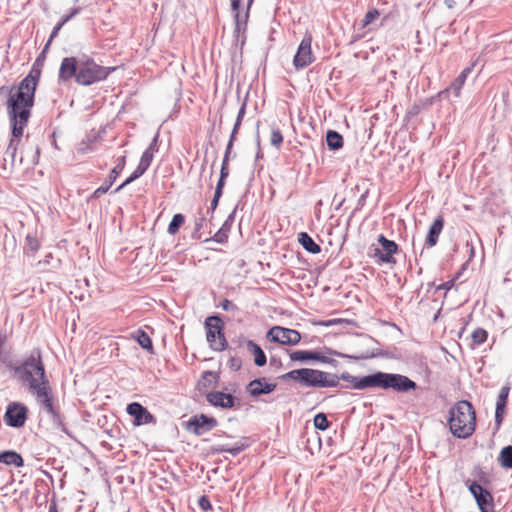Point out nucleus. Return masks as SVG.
<instances>
[{
    "instance_id": "1",
    "label": "nucleus",
    "mask_w": 512,
    "mask_h": 512,
    "mask_svg": "<svg viewBox=\"0 0 512 512\" xmlns=\"http://www.w3.org/2000/svg\"><path fill=\"white\" fill-rule=\"evenodd\" d=\"M40 74V69L34 65L30 73L20 82L18 88L9 93L7 112L15 137L23 134L24 127L30 118Z\"/></svg>"
},
{
    "instance_id": "2",
    "label": "nucleus",
    "mask_w": 512,
    "mask_h": 512,
    "mask_svg": "<svg viewBox=\"0 0 512 512\" xmlns=\"http://www.w3.org/2000/svg\"><path fill=\"white\" fill-rule=\"evenodd\" d=\"M15 371L28 383L29 391L36 397L42 407V412L55 416L57 412L52 403V391L45 375L40 350L32 351L31 355Z\"/></svg>"
},
{
    "instance_id": "3",
    "label": "nucleus",
    "mask_w": 512,
    "mask_h": 512,
    "mask_svg": "<svg viewBox=\"0 0 512 512\" xmlns=\"http://www.w3.org/2000/svg\"><path fill=\"white\" fill-rule=\"evenodd\" d=\"M112 70L114 68L101 66L88 57H65L60 65L59 80L68 81L75 78L78 84L89 86L106 79Z\"/></svg>"
},
{
    "instance_id": "4",
    "label": "nucleus",
    "mask_w": 512,
    "mask_h": 512,
    "mask_svg": "<svg viewBox=\"0 0 512 512\" xmlns=\"http://www.w3.org/2000/svg\"><path fill=\"white\" fill-rule=\"evenodd\" d=\"M206 339L211 349L215 351H223L227 348L228 343L224 336V325L221 318L217 315L209 316L205 320Z\"/></svg>"
},
{
    "instance_id": "5",
    "label": "nucleus",
    "mask_w": 512,
    "mask_h": 512,
    "mask_svg": "<svg viewBox=\"0 0 512 512\" xmlns=\"http://www.w3.org/2000/svg\"><path fill=\"white\" fill-rule=\"evenodd\" d=\"M300 384L308 387H334L339 383V377L323 371L302 368Z\"/></svg>"
},
{
    "instance_id": "6",
    "label": "nucleus",
    "mask_w": 512,
    "mask_h": 512,
    "mask_svg": "<svg viewBox=\"0 0 512 512\" xmlns=\"http://www.w3.org/2000/svg\"><path fill=\"white\" fill-rule=\"evenodd\" d=\"M266 338L283 345H296L301 340V334L294 329L274 326L267 332Z\"/></svg>"
},
{
    "instance_id": "7",
    "label": "nucleus",
    "mask_w": 512,
    "mask_h": 512,
    "mask_svg": "<svg viewBox=\"0 0 512 512\" xmlns=\"http://www.w3.org/2000/svg\"><path fill=\"white\" fill-rule=\"evenodd\" d=\"M477 418H447L451 433L461 439L472 435L476 427Z\"/></svg>"
},
{
    "instance_id": "8",
    "label": "nucleus",
    "mask_w": 512,
    "mask_h": 512,
    "mask_svg": "<svg viewBox=\"0 0 512 512\" xmlns=\"http://www.w3.org/2000/svg\"><path fill=\"white\" fill-rule=\"evenodd\" d=\"M468 488L481 512H494L493 497L487 489L483 488L476 481H473Z\"/></svg>"
},
{
    "instance_id": "9",
    "label": "nucleus",
    "mask_w": 512,
    "mask_h": 512,
    "mask_svg": "<svg viewBox=\"0 0 512 512\" xmlns=\"http://www.w3.org/2000/svg\"><path fill=\"white\" fill-rule=\"evenodd\" d=\"M378 242L381 245L380 248L373 249V257L378 258L379 262L395 264L396 260L393 257L398 251V245L387 239L384 235H379Z\"/></svg>"
},
{
    "instance_id": "10",
    "label": "nucleus",
    "mask_w": 512,
    "mask_h": 512,
    "mask_svg": "<svg viewBox=\"0 0 512 512\" xmlns=\"http://www.w3.org/2000/svg\"><path fill=\"white\" fill-rule=\"evenodd\" d=\"M311 43L312 36L310 34L305 35L293 59V64L297 69H303L314 61Z\"/></svg>"
},
{
    "instance_id": "11",
    "label": "nucleus",
    "mask_w": 512,
    "mask_h": 512,
    "mask_svg": "<svg viewBox=\"0 0 512 512\" xmlns=\"http://www.w3.org/2000/svg\"><path fill=\"white\" fill-rule=\"evenodd\" d=\"M216 418H190L182 422V427L189 433L201 436L217 426Z\"/></svg>"
},
{
    "instance_id": "12",
    "label": "nucleus",
    "mask_w": 512,
    "mask_h": 512,
    "mask_svg": "<svg viewBox=\"0 0 512 512\" xmlns=\"http://www.w3.org/2000/svg\"><path fill=\"white\" fill-rule=\"evenodd\" d=\"M416 383L408 377L400 374H389L388 389H393L397 392H407L410 389H415Z\"/></svg>"
},
{
    "instance_id": "13",
    "label": "nucleus",
    "mask_w": 512,
    "mask_h": 512,
    "mask_svg": "<svg viewBox=\"0 0 512 512\" xmlns=\"http://www.w3.org/2000/svg\"><path fill=\"white\" fill-rule=\"evenodd\" d=\"M125 163H126V157L125 156H122L118 159V163L117 165L112 169L110 175H109V179L108 181L103 184L102 186H100L99 188H97L92 197L93 198H99L101 195L105 194L106 192H108V190L110 189V187L113 185V183L115 182L118 174L124 169V166H125Z\"/></svg>"
},
{
    "instance_id": "14",
    "label": "nucleus",
    "mask_w": 512,
    "mask_h": 512,
    "mask_svg": "<svg viewBox=\"0 0 512 512\" xmlns=\"http://www.w3.org/2000/svg\"><path fill=\"white\" fill-rule=\"evenodd\" d=\"M207 401L216 407L231 408L234 406L235 398L230 393L213 391L207 394Z\"/></svg>"
},
{
    "instance_id": "15",
    "label": "nucleus",
    "mask_w": 512,
    "mask_h": 512,
    "mask_svg": "<svg viewBox=\"0 0 512 512\" xmlns=\"http://www.w3.org/2000/svg\"><path fill=\"white\" fill-rule=\"evenodd\" d=\"M275 388L276 385L267 383L265 378L252 380L247 386L248 392L255 397L271 393Z\"/></svg>"
},
{
    "instance_id": "16",
    "label": "nucleus",
    "mask_w": 512,
    "mask_h": 512,
    "mask_svg": "<svg viewBox=\"0 0 512 512\" xmlns=\"http://www.w3.org/2000/svg\"><path fill=\"white\" fill-rule=\"evenodd\" d=\"M444 226V219L442 216H438L429 228L428 235L426 237V243L429 247L435 246L438 241V237L442 232Z\"/></svg>"
},
{
    "instance_id": "17",
    "label": "nucleus",
    "mask_w": 512,
    "mask_h": 512,
    "mask_svg": "<svg viewBox=\"0 0 512 512\" xmlns=\"http://www.w3.org/2000/svg\"><path fill=\"white\" fill-rule=\"evenodd\" d=\"M242 440L243 441H241V442H236L232 447H228V446H225V445L213 446L212 447V452L213 453H217V454L227 452V453L231 454L232 456H237L242 451H244L247 447H249V443L247 442V438H243Z\"/></svg>"
},
{
    "instance_id": "18",
    "label": "nucleus",
    "mask_w": 512,
    "mask_h": 512,
    "mask_svg": "<svg viewBox=\"0 0 512 512\" xmlns=\"http://www.w3.org/2000/svg\"><path fill=\"white\" fill-rule=\"evenodd\" d=\"M449 416H476V414L469 401L461 400L450 408Z\"/></svg>"
},
{
    "instance_id": "19",
    "label": "nucleus",
    "mask_w": 512,
    "mask_h": 512,
    "mask_svg": "<svg viewBox=\"0 0 512 512\" xmlns=\"http://www.w3.org/2000/svg\"><path fill=\"white\" fill-rule=\"evenodd\" d=\"M381 12L376 9H370L364 16L361 27L359 28V32L357 34V38H363L366 35L365 29L368 28L369 31L372 30V28H369V26L379 18Z\"/></svg>"
},
{
    "instance_id": "20",
    "label": "nucleus",
    "mask_w": 512,
    "mask_h": 512,
    "mask_svg": "<svg viewBox=\"0 0 512 512\" xmlns=\"http://www.w3.org/2000/svg\"><path fill=\"white\" fill-rule=\"evenodd\" d=\"M0 463L6 465H14L15 467H22L24 460L22 456L14 450H6L0 452Z\"/></svg>"
},
{
    "instance_id": "21",
    "label": "nucleus",
    "mask_w": 512,
    "mask_h": 512,
    "mask_svg": "<svg viewBox=\"0 0 512 512\" xmlns=\"http://www.w3.org/2000/svg\"><path fill=\"white\" fill-rule=\"evenodd\" d=\"M247 349L251 354L254 355V363L258 367H262L266 364L267 358L262 348L253 342L252 340L247 341Z\"/></svg>"
},
{
    "instance_id": "22",
    "label": "nucleus",
    "mask_w": 512,
    "mask_h": 512,
    "mask_svg": "<svg viewBox=\"0 0 512 512\" xmlns=\"http://www.w3.org/2000/svg\"><path fill=\"white\" fill-rule=\"evenodd\" d=\"M510 392V385L507 384L503 386L499 392L498 399L496 402L495 415L494 416H503L505 413V407L507 404V399Z\"/></svg>"
},
{
    "instance_id": "23",
    "label": "nucleus",
    "mask_w": 512,
    "mask_h": 512,
    "mask_svg": "<svg viewBox=\"0 0 512 512\" xmlns=\"http://www.w3.org/2000/svg\"><path fill=\"white\" fill-rule=\"evenodd\" d=\"M298 241L309 253L318 254L321 251L320 246L306 232H301L298 235Z\"/></svg>"
},
{
    "instance_id": "24",
    "label": "nucleus",
    "mask_w": 512,
    "mask_h": 512,
    "mask_svg": "<svg viewBox=\"0 0 512 512\" xmlns=\"http://www.w3.org/2000/svg\"><path fill=\"white\" fill-rule=\"evenodd\" d=\"M79 12V8H75L73 9V11L65 16L62 21H60L55 27L54 29L52 30V33L47 41V43L45 44L44 46V49L42 51V55L47 51V49L49 48V45L51 44L52 40L58 35L60 29L62 28V26L67 23L71 18H73L76 14H78Z\"/></svg>"
},
{
    "instance_id": "25",
    "label": "nucleus",
    "mask_w": 512,
    "mask_h": 512,
    "mask_svg": "<svg viewBox=\"0 0 512 512\" xmlns=\"http://www.w3.org/2000/svg\"><path fill=\"white\" fill-rule=\"evenodd\" d=\"M327 146L331 150H339L343 147V137L334 130H329L326 134Z\"/></svg>"
},
{
    "instance_id": "26",
    "label": "nucleus",
    "mask_w": 512,
    "mask_h": 512,
    "mask_svg": "<svg viewBox=\"0 0 512 512\" xmlns=\"http://www.w3.org/2000/svg\"><path fill=\"white\" fill-rule=\"evenodd\" d=\"M290 359L292 361L304 362L307 360L319 359V353L316 351L297 350L290 353Z\"/></svg>"
},
{
    "instance_id": "27",
    "label": "nucleus",
    "mask_w": 512,
    "mask_h": 512,
    "mask_svg": "<svg viewBox=\"0 0 512 512\" xmlns=\"http://www.w3.org/2000/svg\"><path fill=\"white\" fill-rule=\"evenodd\" d=\"M500 465L503 468L512 469V446L508 445L502 448L498 458Z\"/></svg>"
},
{
    "instance_id": "28",
    "label": "nucleus",
    "mask_w": 512,
    "mask_h": 512,
    "mask_svg": "<svg viewBox=\"0 0 512 512\" xmlns=\"http://www.w3.org/2000/svg\"><path fill=\"white\" fill-rule=\"evenodd\" d=\"M134 338L143 349L152 351L153 345L151 338L145 331L137 330L134 334Z\"/></svg>"
},
{
    "instance_id": "29",
    "label": "nucleus",
    "mask_w": 512,
    "mask_h": 512,
    "mask_svg": "<svg viewBox=\"0 0 512 512\" xmlns=\"http://www.w3.org/2000/svg\"><path fill=\"white\" fill-rule=\"evenodd\" d=\"M4 416H27V408L18 402L10 403Z\"/></svg>"
},
{
    "instance_id": "30",
    "label": "nucleus",
    "mask_w": 512,
    "mask_h": 512,
    "mask_svg": "<svg viewBox=\"0 0 512 512\" xmlns=\"http://www.w3.org/2000/svg\"><path fill=\"white\" fill-rule=\"evenodd\" d=\"M466 79L464 78V75H459L452 83L451 85L449 86V88H447L445 91L442 92V94L444 93H452L455 97H459L460 96V92H461V89L465 83Z\"/></svg>"
},
{
    "instance_id": "31",
    "label": "nucleus",
    "mask_w": 512,
    "mask_h": 512,
    "mask_svg": "<svg viewBox=\"0 0 512 512\" xmlns=\"http://www.w3.org/2000/svg\"><path fill=\"white\" fill-rule=\"evenodd\" d=\"M148 168L145 167L142 164H138L137 168L134 170V172L120 185L116 188L115 192H119L121 189H123L126 185L130 184L140 176H142Z\"/></svg>"
},
{
    "instance_id": "32",
    "label": "nucleus",
    "mask_w": 512,
    "mask_h": 512,
    "mask_svg": "<svg viewBox=\"0 0 512 512\" xmlns=\"http://www.w3.org/2000/svg\"><path fill=\"white\" fill-rule=\"evenodd\" d=\"M127 413L130 416H152L146 408H144L140 403L133 402L130 403L126 408Z\"/></svg>"
},
{
    "instance_id": "33",
    "label": "nucleus",
    "mask_w": 512,
    "mask_h": 512,
    "mask_svg": "<svg viewBox=\"0 0 512 512\" xmlns=\"http://www.w3.org/2000/svg\"><path fill=\"white\" fill-rule=\"evenodd\" d=\"M184 222L185 217L183 214H175L168 226V233L171 235H175L179 231L180 227L184 224Z\"/></svg>"
},
{
    "instance_id": "34",
    "label": "nucleus",
    "mask_w": 512,
    "mask_h": 512,
    "mask_svg": "<svg viewBox=\"0 0 512 512\" xmlns=\"http://www.w3.org/2000/svg\"><path fill=\"white\" fill-rule=\"evenodd\" d=\"M389 373L377 372L372 374L373 387L388 389Z\"/></svg>"
},
{
    "instance_id": "35",
    "label": "nucleus",
    "mask_w": 512,
    "mask_h": 512,
    "mask_svg": "<svg viewBox=\"0 0 512 512\" xmlns=\"http://www.w3.org/2000/svg\"><path fill=\"white\" fill-rule=\"evenodd\" d=\"M21 136L22 135H20L18 137H15L12 134V138L10 139L9 145H8V147L6 149V155L10 156L12 164H14L15 160H16L17 147H18V143H19V138Z\"/></svg>"
},
{
    "instance_id": "36",
    "label": "nucleus",
    "mask_w": 512,
    "mask_h": 512,
    "mask_svg": "<svg viewBox=\"0 0 512 512\" xmlns=\"http://www.w3.org/2000/svg\"><path fill=\"white\" fill-rule=\"evenodd\" d=\"M218 374L212 371H206L202 375L201 384L204 387L211 386L213 384H216L218 381Z\"/></svg>"
},
{
    "instance_id": "37",
    "label": "nucleus",
    "mask_w": 512,
    "mask_h": 512,
    "mask_svg": "<svg viewBox=\"0 0 512 512\" xmlns=\"http://www.w3.org/2000/svg\"><path fill=\"white\" fill-rule=\"evenodd\" d=\"M472 340L475 344H483L486 340H487V337H488V334H487V331L482 329V328H477L476 330L473 331L472 333Z\"/></svg>"
},
{
    "instance_id": "38",
    "label": "nucleus",
    "mask_w": 512,
    "mask_h": 512,
    "mask_svg": "<svg viewBox=\"0 0 512 512\" xmlns=\"http://www.w3.org/2000/svg\"><path fill=\"white\" fill-rule=\"evenodd\" d=\"M369 387H373L372 374L361 377L359 381L354 385V389H366Z\"/></svg>"
},
{
    "instance_id": "39",
    "label": "nucleus",
    "mask_w": 512,
    "mask_h": 512,
    "mask_svg": "<svg viewBox=\"0 0 512 512\" xmlns=\"http://www.w3.org/2000/svg\"><path fill=\"white\" fill-rule=\"evenodd\" d=\"M245 113H246V102H243L238 111V114H237V118H236L233 130H232L233 134L238 133L239 127H240L241 122L245 116Z\"/></svg>"
},
{
    "instance_id": "40",
    "label": "nucleus",
    "mask_w": 512,
    "mask_h": 512,
    "mask_svg": "<svg viewBox=\"0 0 512 512\" xmlns=\"http://www.w3.org/2000/svg\"><path fill=\"white\" fill-rule=\"evenodd\" d=\"M26 246L30 251L36 252L40 248V242L36 236L28 234L26 236Z\"/></svg>"
},
{
    "instance_id": "41",
    "label": "nucleus",
    "mask_w": 512,
    "mask_h": 512,
    "mask_svg": "<svg viewBox=\"0 0 512 512\" xmlns=\"http://www.w3.org/2000/svg\"><path fill=\"white\" fill-rule=\"evenodd\" d=\"M204 222H205V218L202 216L195 219L194 230L191 235L193 239L198 240L201 238V235L199 232L202 229Z\"/></svg>"
},
{
    "instance_id": "42",
    "label": "nucleus",
    "mask_w": 512,
    "mask_h": 512,
    "mask_svg": "<svg viewBox=\"0 0 512 512\" xmlns=\"http://www.w3.org/2000/svg\"><path fill=\"white\" fill-rule=\"evenodd\" d=\"M270 142L273 146L279 147L283 142V135L279 129H273L271 132Z\"/></svg>"
},
{
    "instance_id": "43",
    "label": "nucleus",
    "mask_w": 512,
    "mask_h": 512,
    "mask_svg": "<svg viewBox=\"0 0 512 512\" xmlns=\"http://www.w3.org/2000/svg\"><path fill=\"white\" fill-rule=\"evenodd\" d=\"M130 425L132 428H136L138 426L148 424V423H154L155 424V418H129Z\"/></svg>"
},
{
    "instance_id": "44",
    "label": "nucleus",
    "mask_w": 512,
    "mask_h": 512,
    "mask_svg": "<svg viewBox=\"0 0 512 512\" xmlns=\"http://www.w3.org/2000/svg\"><path fill=\"white\" fill-rule=\"evenodd\" d=\"M27 418H3L5 423L13 428H20L25 424Z\"/></svg>"
},
{
    "instance_id": "45",
    "label": "nucleus",
    "mask_w": 512,
    "mask_h": 512,
    "mask_svg": "<svg viewBox=\"0 0 512 512\" xmlns=\"http://www.w3.org/2000/svg\"><path fill=\"white\" fill-rule=\"evenodd\" d=\"M107 422V418L106 417H103V418H97V424L100 428L103 429V431L105 433H107L109 436L111 437H115L116 435V432H117V429H114V428H105V424Z\"/></svg>"
},
{
    "instance_id": "46",
    "label": "nucleus",
    "mask_w": 512,
    "mask_h": 512,
    "mask_svg": "<svg viewBox=\"0 0 512 512\" xmlns=\"http://www.w3.org/2000/svg\"><path fill=\"white\" fill-rule=\"evenodd\" d=\"M313 421L316 429L322 431L326 430L331 424L328 418H313Z\"/></svg>"
},
{
    "instance_id": "47",
    "label": "nucleus",
    "mask_w": 512,
    "mask_h": 512,
    "mask_svg": "<svg viewBox=\"0 0 512 512\" xmlns=\"http://www.w3.org/2000/svg\"><path fill=\"white\" fill-rule=\"evenodd\" d=\"M153 152L150 150H145L142 154V157L140 159V164L144 165L145 167L149 168L152 160H153Z\"/></svg>"
},
{
    "instance_id": "48",
    "label": "nucleus",
    "mask_w": 512,
    "mask_h": 512,
    "mask_svg": "<svg viewBox=\"0 0 512 512\" xmlns=\"http://www.w3.org/2000/svg\"><path fill=\"white\" fill-rule=\"evenodd\" d=\"M301 374V369H297V370H292L284 375H282V379L286 380V379H292V380H295L297 382H300V375Z\"/></svg>"
},
{
    "instance_id": "49",
    "label": "nucleus",
    "mask_w": 512,
    "mask_h": 512,
    "mask_svg": "<svg viewBox=\"0 0 512 512\" xmlns=\"http://www.w3.org/2000/svg\"><path fill=\"white\" fill-rule=\"evenodd\" d=\"M198 505L200 506L201 509H203L205 511L212 509L211 502H210L209 498L205 495H203L199 498Z\"/></svg>"
},
{
    "instance_id": "50",
    "label": "nucleus",
    "mask_w": 512,
    "mask_h": 512,
    "mask_svg": "<svg viewBox=\"0 0 512 512\" xmlns=\"http://www.w3.org/2000/svg\"><path fill=\"white\" fill-rule=\"evenodd\" d=\"M233 219H234V212L228 216V218L226 219V221L223 223L222 227L220 228L224 233L227 234L229 232V230L231 229Z\"/></svg>"
},
{
    "instance_id": "51",
    "label": "nucleus",
    "mask_w": 512,
    "mask_h": 512,
    "mask_svg": "<svg viewBox=\"0 0 512 512\" xmlns=\"http://www.w3.org/2000/svg\"><path fill=\"white\" fill-rule=\"evenodd\" d=\"M340 378L342 380L350 382L353 388H354V385L357 383V381L360 380V378H358L356 376H352L349 373H343Z\"/></svg>"
},
{
    "instance_id": "52",
    "label": "nucleus",
    "mask_w": 512,
    "mask_h": 512,
    "mask_svg": "<svg viewBox=\"0 0 512 512\" xmlns=\"http://www.w3.org/2000/svg\"><path fill=\"white\" fill-rule=\"evenodd\" d=\"M228 234L224 233L221 229L214 235L213 240L218 243H223L227 240Z\"/></svg>"
},
{
    "instance_id": "53",
    "label": "nucleus",
    "mask_w": 512,
    "mask_h": 512,
    "mask_svg": "<svg viewBox=\"0 0 512 512\" xmlns=\"http://www.w3.org/2000/svg\"><path fill=\"white\" fill-rule=\"evenodd\" d=\"M30 152H34L31 156V159L27 161L28 164H36L38 162V156H39V148L38 147H31Z\"/></svg>"
},
{
    "instance_id": "54",
    "label": "nucleus",
    "mask_w": 512,
    "mask_h": 512,
    "mask_svg": "<svg viewBox=\"0 0 512 512\" xmlns=\"http://www.w3.org/2000/svg\"><path fill=\"white\" fill-rule=\"evenodd\" d=\"M229 176V165H226V163H222L221 169H220V177L219 179H225Z\"/></svg>"
},
{
    "instance_id": "55",
    "label": "nucleus",
    "mask_w": 512,
    "mask_h": 512,
    "mask_svg": "<svg viewBox=\"0 0 512 512\" xmlns=\"http://www.w3.org/2000/svg\"><path fill=\"white\" fill-rule=\"evenodd\" d=\"M239 7H240V0H231V8L236 13V21H239Z\"/></svg>"
},
{
    "instance_id": "56",
    "label": "nucleus",
    "mask_w": 512,
    "mask_h": 512,
    "mask_svg": "<svg viewBox=\"0 0 512 512\" xmlns=\"http://www.w3.org/2000/svg\"><path fill=\"white\" fill-rule=\"evenodd\" d=\"M221 306H222V309L225 311H230V310L236 309V306L231 301H229L227 299L223 300Z\"/></svg>"
},
{
    "instance_id": "57",
    "label": "nucleus",
    "mask_w": 512,
    "mask_h": 512,
    "mask_svg": "<svg viewBox=\"0 0 512 512\" xmlns=\"http://www.w3.org/2000/svg\"><path fill=\"white\" fill-rule=\"evenodd\" d=\"M224 185H225V179H219L217 184H216V188H215V192L214 193L217 194V195H222Z\"/></svg>"
},
{
    "instance_id": "58",
    "label": "nucleus",
    "mask_w": 512,
    "mask_h": 512,
    "mask_svg": "<svg viewBox=\"0 0 512 512\" xmlns=\"http://www.w3.org/2000/svg\"><path fill=\"white\" fill-rule=\"evenodd\" d=\"M158 138H159V135L158 133L153 137L150 145L148 146V148L146 150H150L151 152L154 153V151L157 150V144H158Z\"/></svg>"
},
{
    "instance_id": "59",
    "label": "nucleus",
    "mask_w": 512,
    "mask_h": 512,
    "mask_svg": "<svg viewBox=\"0 0 512 512\" xmlns=\"http://www.w3.org/2000/svg\"><path fill=\"white\" fill-rule=\"evenodd\" d=\"M316 360L320 361L322 363H327V364H331V365H335V363H336V360H334L333 358L323 356L320 353H319V359H316Z\"/></svg>"
},
{
    "instance_id": "60",
    "label": "nucleus",
    "mask_w": 512,
    "mask_h": 512,
    "mask_svg": "<svg viewBox=\"0 0 512 512\" xmlns=\"http://www.w3.org/2000/svg\"><path fill=\"white\" fill-rule=\"evenodd\" d=\"M342 322H343L342 319H331V320H327V321H321V322H319V324L322 326H332V325H336V324H339Z\"/></svg>"
},
{
    "instance_id": "61",
    "label": "nucleus",
    "mask_w": 512,
    "mask_h": 512,
    "mask_svg": "<svg viewBox=\"0 0 512 512\" xmlns=\"http://www.w3.org/2000/svg\"><path fill=\"white\" fill-rule=\"evenodd\" d=\"M235 138H236V134H233V132H232L231 135H230V139L228 141V144L226 146V149H225L226 153H229V154L231 153V150H232Z\"/></svg>"
},
{
    "instance_id": "62",
    "label": "nucleus",
    "mask_w": 512,
    "mask_h": 512,
    "mask_svg": "<svg viewBox=\"0 0 512 512\" xmlns=\"http://www.w3.org/2000/svg\"><path fill=\"white\" fill-rule=\"evenodd\" d=\"M221 196L222 195H217V194L214 193V197H213V199L211 201V210L212 211L215 210L216 207L218 206V202H219Z\"/></svg>"
},
{
    "instance_id": "63",
    "label": "nucleus",
    "mask_w": 512,
    "mask_h": 512,
    "mask_svg": "<svg viewBox=\"0 0 512 512\" xmlns=\"http://www.w3.org/2000/svg\"><path fill=\"white\" fill-rule=\"evenodd\" d=\"M476 65V62L472 63L470 67H466L460 75H464V78L467 79V76L471 73L473 67Z\"/></svg>"
},
{
    "instance_id": "64",
    "label": "nucleus",
    "mask_w": 512,
    "mask_h": 512,
    "mask_svg": "<svg viewBox=\"0 0 512 512\" xmlns=\"http://www.w3.org/2000/svg\"><path fill=\"white\" fill-rule=\"evenodd\" d=\"M444 4L448 9H453L456 5V1L455 0H445Z\"/></svg>"
}]
</instances>
